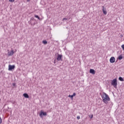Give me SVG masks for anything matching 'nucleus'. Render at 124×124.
<instances>
[{
    "label": "nucleus",
    "instance_id": "obj_1",
    "mask_svg": "<svg viewBox=\"0 0 124 124\" xmlns=\"http://www.w3.org/2000/svg\"><path fill=\"white\" fill-rule=\"evenodd\" d=\"M37 23V21H36V20H35L33 17H31L30 20L28 21V23L31 25V26H34Z\"/></svg>",
    "mask_w": 124,
    "mask_h": 124
},
{
    "label": "nucleus",
    "instance_id": "obj_2",
    "mask_svg": "<svg viewBox=\"0 0 124 124\" xmlns=\"http://www.w3.org/2000/svg\"><path fill=\"white\" fill-rule=\"evenodd\" d=\"M111 85L114 87V88L117 89V86H118L117 78H114L113 80H111Z\"/></svg>",
    "mask_w": 124,
    "mask_h": 124
},
{
    "label": "nucleus",
    "instance_id": "obj_3",
    "mask_svg": "<svg viewBox=\"0 0 124 124\" xmlns=\"http://www.w3.org/2000/svg\"><path fill=\"white\" fill-rule=\"evenodd\" d=\"M103 99H106V100H108V101H110V98L109 97V96L106 93H104L102 97Z\"/></svg>",
    "mask_w": 124,
    "mask_h": 124
},
{
    "label": "nucleus",
    "instance_id": "obj_4",
    "mask_svg": "<svg viewBox=\"0 0 124 124\" xmlns=\"http://www.w3.org/2000/svg\"><path fill=\"white\" fill-rule=\"evenodd\" d=\"M39 116L40 118H43V117H45L47 116V112L43 111V110H41Z\"/></svg>",
    "mask_w": 124,
    "mask_h": 124
},
{
    "label": "nucleus",
    "instance_id": "obj_5",
    "mask_svg": "<svg viewBox=\"0 0 124 124\" xmlns=\"http://www.w3.org/2000/svg\"><path fill=\"white\" fill-rule=\"evenodd\" d=\"M56 60L58 62L62 61V55L58 54Z\"/></svg>",
    "mask_w": 124,
    "mask_h": 124
},
{
    "label": "nucleus",
    "instance_id": "obj_6",
    "mask_svg": "<svg viewBox=\"0 0 124 124\" xmlns=\"http://www.w3.org/2000/svg\"><path fill=\"white\" fill-rule=\"evenodd\" d=\"M15 68V65H10L9 64L8 66V70L9 71H11L12 70H13V69H14Z\"/></svg>",
    "mask_w": 124,
    "mask_h": 124
},
{
    "label": "nucleus",
    "instance_id": "obj_7",
    "mask_svg": "<svg viewBox=\"0 0 124 124\" xmlns=\"http://www.w3.org/2000/svg\"><path fill=\"white\" fill-rule=\"evenodd\" d=\"M109 61L111 63H114V62H115V61H116V59L114 57H111Z\"/></svg>",
    "mask_w": 124,
    "mask_h": 124
},
{
    "label": "nucleus",
    "instance_id": "obj_8",
    "mask_svg": "<svg viewBox=\"0 0 124 124\" xmlns=\"http://www.w3.org/2000/svg\"><path fill=\"white\" fill-rule=\"evenodd\" d=\"M23 96H24L25 98H30V96H29V94L27 93H23Z\"/></svg>",
    "mask_w": 124,
    "mask_h": 124
},
{
    "label": "nucleus",
    "instance_id": "obj_9",
    "mask_svg": "<svg viewBox=\"0 0 124 124\" xmlns=\"http://www.w3.org/2000/svg\"><path fill=\"white\" fill-rule=\"evenodd\" d=\"M14 54V50L12 49L10 52H8V56H13V54Z\"/></svg>",
    "mask_w": 124,
    "mask_h": 124
},
{
    "label": "nucleus",
    "instance_id": "obj_10",
    "mask_svg": "<svg viewBox=\"0 0 124 124\" xmlns=\"http://www.w3.org/2000/svg\"><path fill=\"white\" fill-rule=\"evenodd\" d=\"M90 73H91L92 74H95V71H94L93 69H91L90 70Z\"/></svg>",
    "mask_w": 124,
    "mask_h": 124
},
{
    "label": "nucleus",
    "instance_id": "obj_11",
    "mask_svg": "<svg viewBox=\"0 0 124 124\" xmlns=\"http://www.w3.org/2000/svg\"><path fill=\"white\" fill-rule=\"evenodd\" d=\"M34 17L35 18H37L38 20H39L40 21H41V18L38 16H37V15H34Z\"/></svg>",
    "mask_w": 124,
    "mask_h": 124
},
{
    "label": "nucleus",
    "instance_id": "obj_12",
    "mask_svg": "<svg viewBox=\"0 0 124 124\" xmlns=\"http://www.w3.org/2000/svg\"><path fill=\"white\" fill-rule=\"evenodd\" d=\"M103 102L105 103V104H108V100H106V99H103Z\"/></svg>",
    "mask_w": 124,
    "mask_h": 124
},
{
    "label": "nucleus",
    "instance_id": "obj_13",
    "mask_svg": "<svg viewBox=\"0 0 124 124\" xmlns=\"http://www.w3.org/2000/svg\"><path fill=\"white\" fill-rule=\"evenodd\" d=\"M103 12L104 13V14H105V15H106V14H107V12L105 10H104V7H103Z\"/></svg>",
    "mask_w": 124,
    "mask_h": 124
},
{
    "label": "nucleus",
    "instance_id": "obj_14",
    "mask_svg": "<svg viewBox=\"0 0 124 124\" xmlns=\"http://www.w3.org/2000/svg\"><path fill=\"white\" fill-rule=\"evenodd\" d=\"M118 60H119L120 61H121V60L123 59V56L122 55H120L118 58Z\"/></svg>",
    "mask_w": 124,
    "mask_h": 124
},
{
    "label": "nucleus",
    "instance_id": "obj_15",
    "mask_svg": "<svg viewBox=\"0 0 124 124\" xmlns=\"http://www.w3.org/2000/svg\"><path fill=\"white\" fill-rule=\"evenodd\" d=\"M119 80L120 81H121L122 82L124 81V78H122L121 77H119Z\"/></svg>",
    "mask_w": 124,
    "mask_h": 124
},
{
    "label": "nucleus",
    "instance_id": "obj_16",
    "mask_svg": "<svg viewBox=\"0 0 124 124\" xmlns=\"http://www.w3.org/2000/svg\"><path fill=\"white\" fill-rule=\"evenodd\" d=\"M42 43H43V44H47V41L44 40L42 41Z\"/></svg>",
    "mask_w": 124,
    "mask_h": 124
},
{
    "label": "nucleus",
    "instance_id": "obj_17",
    "mask_svg": "<svg viewBox=\"0 0 124 124\" xmlns=\"http://www.w3.org/2000/svg\"><path fill=\"white\" fill-rule=\"evenodd\" d=\"M69 97H70L71 98H72V99L73 98L74 96L73 95H69L68 96Z\"/></svg>",
    "mask_w": 124,
    "mask_h": 124
},
{
    "label": "nucleus",
    "instance_id": "obj_18",
    "mask_svg": "<svg viewBox=\"0 0 124 124\" xmlns=\"http://www.w3.org/2000/svg\"><path fill=\"white\" fill-rule=\"evenodd\" d=\"M2 123V119H1V118L0 117V124Z\"/></svg>",
    "mask_w": 124,
    "mask_h": 124
},
{
    "label": "nucleus",
    "instance_id": "obj_19",
    "mask_svg": "<svg viewBox=\"0 0 124 124\" xmlns=\"http://www.w3.org/2000/svg\"><path fill=\"white\" fill-rule=\"evenodd\" d=\"M14 0H9V1H10V2H14Z\"/></svg>",
    "mask_w": 124,
    "mask_h": 124
},
{
    "label": "nucleus",
    "instance_id": "obj_20",
    "mask_svg": "<svg viewBox=\"0 0 124 124\" xmlns=\"http://www.w3.org/2000/svg\"><path fill=\"white\" fill-rule=\"evenodd\" d=\"M13 86H14V87H16V83H13L12 84Z\"/></svg>",
    "mask_w": 124,
    "mask_h": 124
},
{
    "label": "nucleus",
    "instance_id": "obj_21",
    "mask_svg": "<svg viewBox=\"0 0 124 124\" xmlns=\"http://www.w3.org/2000/svg\"><path fill=\"white\" fill-rule=\"evenodd\" d=\"M122 49L124 50V45H123L122 46H121Z\"/></svg>",
    "mask_w": 124,
    "mask_h": 124
},
{
    "label": "nucleus",
    "instance_id": "obj_22",
    "mask_svg": "<svg viewBox=\"0 0 124 124\" xmlns=\"http://www.w3.org/2000/svg\"><path fill=\"white\" fill-rule=\"evenodd\" d=\"M77 118L78 120H80V116H78Z\"/></svg>",
    "mask_w": 124,
    "mask_h": 124
},
{
    "label": "nucleus",
    "instance_id": "obj_23",
    "mask_svg": "<svg viewBox=\"0 0 124 124\" xmlns=\"http://www.w3.org/2000/svg\"><path fill=\"white\" fill-rule=\"evenodd\" d=\"M64 20H67V18H63L62 19V21H64Z\"/></svg>",
    "mask_w": 124,
    "mask_h": 124
},
{
    "label": "nucleus",
    "instance_id": "obj_24",
    "mask_svg": "<svg viewBox=\"0 0 124 124\" xmlns=\"http://www.w3.org/2000/svg\"><path fill=\"white\" fill-rule=\"evenodd\" d=\"M75 95H76V93H74L73 94V96H75Z\"/></svg>",
    "mask_w": 124,
    "mask_h": 124
},
{
    "label": "nucleus",
    "instance_id": "obj_25",
    "mask_svg": "<svg viewBox=\"0 0 124 124\" xmlns=\"http://www.w3.org/2000/svg\"><path fill=\"white\" fill-rule=\"evenodd\" d=\"M93 115H92L91 116V119H93Z\"/></svg>",
    "mask_w": 124,
    "mask_h": 124
},
{
    "label": "nucleus",
    "instance_id": "obj_26",
    "mask_svg": "<svg viewBox=\"0 0 124 124\" xmlns=\"http://www.w3.org/2000/svg\"><path fill=\"white\" fill-rule=\"evenodd\" d=\"M27 1L28 2L29 1H31V0H27Z\"/></svg>",
    "mask_w": 124,
    "mask_h": 124
},
{
    "label": "nucleus",
    "instance_id": "obj_27",
    "mask_svg": "<svg viewBox=\"0 0 124 124\" xmlns=\"http://www.w3.org/2000/svg\"><path fill=\"white\" fill-rule=\"evenodd\" d=\"M55 62H56V60L54 61V63H55Z\"/></svg>",
    "mask_w": 124,
    "mask_h": 124
},
{
    "label": "nucleus",
    "instance_id": "obj_28",
    "mask_svg": "<svg viewBox=\"0 0 124 124\" xmlns=\"http://www.w3.org/2000/svg\"><path fill=\"white\" fill-rule=\"evenodd\" d=\"M0 100H1V99H0Z\"/></svg>",
    "mask_w": 124,
    "mask_h": 124
}]
</instances>
